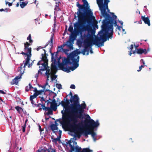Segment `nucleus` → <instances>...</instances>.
<instances>
[{
	"label": "nucleus",
	"instance_id": "nucleus-1",
	"mask_svg": "<svg viewBox=\"0 0 152 152\" xmlns=\"http://www.w3.org/2000/svg\"><path fill=\"white\" fill-rule=\"evenodd\" d=\"M75 32L80 33V37L83 42L85 43L86 47L92 46L94 45L98 47L104 45V42L107 40V39H111L113 37V27L112 25L109 26L107 20H104L102 26V30L98 33V37L94 39L95 31L92 29L89 25H86L80 28L81 25L80 23L74 24Z\"/></svg>",
	"mask_w": 152,
	"mask_h": 152
},
{
	"label": "nucleus",
	"instance_id": "nucleus-2",
	"mask_svg": "<svg viewBox=\"0 0 152 152\" xmlns=\"http://www.w3.org/2000/svg\"><path fill=\"white\" fill-rule=\"evenodd\" d=\"M63 47L58 46L57 48V51L51 54V69L53 73H56L57 71V66L61 69L67 72H70V70L72 71L75 69L79 66L78 62L79 56L78 55L80 53L78 50L73 51L67 56V58H64L62 63L60 61V57H58V52L63 50Z\"/></svg>",
	"mask_w": 152,
	"mask_h": 152
},
{
	"label": "nucleus",
	"instance_id": "nucleus-3",
	"mask_svg": "<svg viewBox=\"0 0 152 152\" xmlns=\"http://www.w3.org/2000/svg\"><path fill=\"white\" fill-rule=\"evenodd\" d=\"M64 98V100L65 101H62L61 104L63 107L64 110L61 111L62 114V120H59L61 125L64 126L66 125V122H68L69 120L72 119V115L73 112H75V109L74 104L69 105V102L67 98Z\"/></svg>",
	"mask_w": 152,
	"mask_h": 152
},
{
	"label": "nucleus",
	"instance_id": "nucleus-4",
	"mask_svg": "<svg viewBox=\"0 0 152 152\" xmlns=\"http://www.w3.org/2000/svg\"><path fill=\"white\" fill-rule=\"evenodd\" d=\"M78 119L74 116L72 119L66 122V125H62L63 127H67L69 130L71 132L74 133L75 137L80 138L82 133H84V130L81 129L80 126V123H77Z\"/></svg>",
	"mask_w": 152,
	"mask_h": 152
},
{
	"label": "nucleus",
	"instance_id": "nucleus-5",
	"mask_svg": "<svg viewBox=\"0 0 152 152\" xmlns=\"http://www.w3.org/2000/svg\"><path fill=\"white\" fill-rule=\"evenodd\" d=\"M103 0H96L97 3L100 10L102 15L104 17L109 20V21L112 23H114L115 26L116 25L115 19L117 18L116 16L114 15V13H111L112 16L111 17L106 12V10H109L108 9V4L110 1L109 0H104V3L103 4Z\"/></svg>",
	"mask_w": 152,
	"mask_h": 152
},
{
	"label": "nucleus",
	"instance_id": "nucleus-6",
	"mask_svg": "<svg viewBox=\"0 0 152 152\" xmlns=\"http://www.w3.org/2000/svg\"><path fill=\"white\" fill-rule=\"evenodd\" d=\"M29 45H31L29 43L27 42H26L24 44V51L26 53H24L22 52L21 53L23 55H26L27 56V58H26V61H23V63L21 64L20 66L19 67V70H21L20 69H22V68H25L26 66L28 64V67H30L32 65V63L33 62V61H32L31 64H29V62L30 60V58L31 56V48L30 47L28 48Z\"/></svg>",
	"mask_w": 152,
	"mask_h": 152
},
{
	"label": "nucleus",
	"instance_id": "nucleus-7",
	"mask_svg": "<svg viewBox=\"0 0 152 152\" xmlns=\"http://www.w3.org/2000/svg\"><path fill=\"white\" fill-rule=\"evenodd\" d=\"M86 105L85 103H82L76 106V108L75 112H73L72 115V118L73 116H75L77 119L78 118H80L82 114L83 113L84 109H86Z\"/></svg>",
	"mask_w": 152,
	"mask_h": 152
},
{
	"label": "nucleus",
	"instance_id": "nucleus-8",
	"mask_svg": "<svg viewBox=\"0 0 152 152\" xmlns=\"http://www.w3.org/2000/svg\"><path fill=\"white\" fill-rule=\"evenodd\" d=\"M87 118L89 119L88 122V127L91 129L93 130L95 128L98 127L99 125L98 120L96 122L92 119H91L90 117L88 115H86Z\"/></svg>",
	"mask_w": 152,
	"mask_h": 152
},
{
	"label": "nucleus",
	"instance_id": "nucleus-9",
	"mask_svg": "<svg viewBox=\"0 0 152 152\" xmlns=\"http://www.w3.org/2000/svg\"><path fill=\"white\" fill-rule=\"evenodd\" d=\"M86 15L89 17V18H87L86 20V22L88 23V24L86 25H89L92 27L91 25L93 22H95L94 21L95 20V17L93 16V13L92 12L91 10L89 9V10H88V11L86 12Z\"/></svg>",
	"mask_w": 152,
	"mask_h": 152
},
{
	"label": "nucleus",
	"instance_id": "nucleus-10",
	"mask_svg": "<svg viewBox=\"0 0 152 152\" xmlns=\"http://www.w3.org/2000/svg\"><path fill=\"white\" fill-rule=\"evenodd\" d=\"M42 51L44 52V54L43 53L42 54V60L39 61L37 64V65H48V60L47 59V57L45 56L46 51L44 49H42Z\"/></svg>",
	"mask_w": 152,
	"mask_h": 152
},
{
	"label": "nucleus",
	"instance_id": "nucleus-11",
	"mask_svg": "<svg viewBox=\"0 0 152 152\" xmlns=\"http://www.w3.org/2000/svg\"><path fill=\"white\" fill-rule=\"evenodd\" d=\"M19 67L18 68V70L19 71H20V73L18 76L16 77L14 79H13L12 82H11V84L12 85L14 84H17L18 83L19 81V80L21 78V76L24 72V68H22V69H21V70H19Z\"/></svg>",
	"mask_w": 152,
	"mask_h": 152
},
{
	"label": "nucleus",
	"instance_id": "nucleus-12",
	"mask_svg": "<svg viewBox=\"0 0 152 152\" xmlns=\"http://www.w3.org/2000/svg\"><path fill=\"white\" fill-rule=\"evenodd\" d=\"M71 103H73L72 104H74L75 110L76 108V106L79 105V98L77 95H74L69 100Z\"/></svg>",
	"mask_w": 152,
	"mask_h": 152
},
{
	"label": "nucleus",
	"instance_id": "nucleus-13",
	"mask_svg": "<svg viewBox=\"0 0 152 152\" xmlns=\"http://www.w3.org/2000/svg\"><path fill=\"white\" fill-rule=\"evenodd\" d=\"M84 134L86 137L87 136L88 134H91L94 141H95L96 140V134L93 131H91L90 129H86L84 130Z\"/></svg>",
	"mask_w": 152,
	"mask_h": 152
},
{
	"label": "nucleus",
	"instance_id": "nucleus-14",
	"mask_svg": "<svg viewBox=\"0 0 152 152\" xmlns=\"http://www.w3.org/2000/svg\"><path fill=\"white\" fill-rule=\"evenodd\" d=\"M83 45L84 46V49L82 51V53L83 55H84L86 54V55H88L89 53V51L90 50V52L91 53H93V51H92V47H90V46H88L87 47H86L85 43L83 42Z\"/></svg>",
	"mask_w": 152,
	"mask_h": 152
},
{
	"label": "nucleus",
	"instance_id": "nucleus-15",
	"mask_svg": "<svg viewBox=\"0 0 152 152\" xmlns=\"http://www.w3.org/2000/svg\"><path fill=\"white\" fill-rule=\"evenodd\" d=\"M116 18H117V17ZM104 20H107V21L108 22V25L109 26H110L111 25H112V26H113V24H114V26H117V28L119 31H120L121 30V28H122V27L123 26V22L122 21H118L121 24V26H120L118 25H117V24H116V25L115 26V25L114 23H111V22L109 21V20H108V18H106ZM115 20L116 21V24H117V18H116V19H115Z\"/></svg>",
	"mask_w": 152,
	"mask_h": 152
},
{
	"label": "nucleus",
	"instance_id": "nucleus-16",
	"mask_svg": "<svg viewBox=\"0 0 152 152\" xmlns=\"http://www.w3.org/2000/svg\"><path fill=\"white\" fill-rule=\"evenodd\" d=\"M53 34L51 36V37L50 40L47 43L46 45H45V46L44 47H41V46L39 47L38 48H37V51H38L39 49H42L44 48H45L48 45H49L50 46L52 47L53 46Z\"/></svg>",
	"mask_w": 152,
	"mask_h": 152
},
{
	"label": "nucleus",
	"instance_id": "nucleus-17",
	"mask_svg": "<svg viewBox=\"0 0 152 152\" xmlns=\"http://www.w3.org/2000/svg\"><path fill=\"white\" fill-rule=\"evenodd\" d=\"M77 17L79 20H82L85 19L86 13L82 12L81 11L79 10L77 12Z\"/></svg>",
	"mask_w": 152,
	"mask_h": 152
},
{
	"label": "nucleus",
	"instance_id": "nucleus-18",
	"mask_svg": "<svg viewBox=\"0 0 152 152\" xmlns=\"http://www.w3.org/2000/svg\"><path fill=\"white\" fill-rule=\"evenodd\" d=\"M67 144H69V147H70V151L71 152L74 151L75 150L74 145L77 144V142L75 141H73L72 140H69L68 141Z\"/></svg>",
	"mask_w": 152,
	"mask_h": 152
},
{
	"label": "nucleus",
	"instance_id": "nucleus-19",
	"mask_svg": "<svg viewBox=\"0 0 152 152\" xmlns=\"http://www.w3.org/2000/svg\"><path fill=\"white\" fill-rule=\"evenodd\" d=\"M77 5L79 9V10L80 11L84 10H85L86 12L88 10H89L88 9V6H86L84 4L83 5L80 4L78 2L77 3Z\"/></svg>",
	"mask_w": 152,
	"mask_h": 152
},
{
	"label": "nucleus",
	"instance_id": "nucleus-20",
	"mask_svg": "<svg viewBox=\"0 0 152 152\" xmlns=\"http://www.w3.org/2000/svg\"><path fill=\"white\" fill-rule=\"evenodd\" d=\"M50 108L53 110L56 111L57 109V103L56 102L55 99L52 102H50Z\"/></svg>",
	"mask_w": 152,
	"mask_h": 152
},
{
	"label": "nucleus",
	"instance_id": "nucleus-21",
	"mask_svg": "<svg viewBox=\"0 0 152 152\" xmlns=\"http://www.w3.org/2000/svg\"><path fill=\"white\" fill-rule=\"evenodd\" d=\"M137 53L139 54H142L144 53L146 54L148 53V51L146 49H137Z\"/></svg>",
	"mask_w": 152,
	"mask_h": 152
},
{
	"label": "nucleus",
	"instance_id": "nucleus-22",
	"mask_svg": "<svg viewBox=\"0 0 152 152\" xmlns=\"http://www.w3.org/2000/svg\"><path fill=\"white\" fill-rule=\"evenodd\" d=\"M45 70H46V72L45 73V75L47 77V80H49V78L50 75L51 74V72L50 71V69L49 68H47Z\"/></svg>",
	"mask_w": 152,
	"mask_h": 152
},
{
	"label": "nucleus",
	"instance_id": "nucleus-23",
	"mask_svg": "<svg viewBox=\"0 0 152 152\" xmlns=\"http://www.w3.org/2000/svg\"><path fill=\"white\" fill-rule=\"evenodd\" d=\"M142 19L145 24H147L149 26H150V20L148 18H145V17L142 16Z\"/></svg>",
	"mask_w": 152,
	"mask_h": 152
},
{
	"label": "nucleus",
	"instance_id": "nucleus-24",
	"mask_svg": "<svg viewBox=\"0 0 152 152\" xmlns=\"http://www.w3.org/2000/svg\"><path fill=\"white\" fill-rule=\"evenodd\" d=\"M74 27H75L74 26ZM74 30H75V33H72L71 35L70 36V38L71 39H72L73 40H74L76 39V37H77V34L79 33L80 34V32L77 34L75 32V28H74Z\"/></svg>",
	"mask_w": 152,
	"mask_h": 152
},
{
	"label": "nucleus",
	"instance_id": "nucleus-25",
	"mask_svg": "<svg viewBox=\"0 0 152 152\" xmlns=\"http://www.w3.org/2000/svg\"><path fill=\"white\" fill-rule=\"evenodd\" d=\"M40 94V93L36 92L33 95L30 96V100H33V99L35 98L37 96Z\"/></svg>",
	"mask_w": 152,
	"mask_h": 152
},
{
	"label": "nucleus",
	"instance_id": "nucleus-26",
	"mask_svg": "<svg viewBox=\"0 0 152 152\" xmlns=\"http://www.w3.org/2000/svg\"><path fill=\"white\" fill-rule=\"evenodd\" d=\"M15 108L18 111L19 113L20 114L22 113L23 111V110L21 107L18 106H17Z\"/></svg>",
	"mask_w": 152,
	"mask_h": 152
},
{
	"label": "nucleus",
	"instance_id": "nucleus-27",
	"mask_svg": "<svg viewBox=\"0 0 152 152\" xmlns=\"http://www.w3.org/2000/svg\"><path fill=\"white\" fill-rule=\"evenodd\" d=\"M47 66L48 65H41L39 66V67L40 68H41L39 70L42 71H44L45 70V69L47 68Z\"/></svg>",
	"mask_w": 152,
	"mask_h": 152
},
{
	"label": "nucleus",
	"instance_id": "nucleus-28",
	"mask_svg": "<svg viewBox=\"0 0 152 152\" xmlns=\"http://www.w3.org/2000/svg\"><path fill=\"white\" fill-rule=\"evenodd\" d=\"M66 45L68 46V47L69 48V49L70 50L73 49L72 45L70 42H67Z\"/></svg>",
	"mask_w": 152,
	"mask_h": 152
},
{
	"label": "nucleus",
	"instance_id": "nucleus-29",
	"mask_svg": "<svg viewBox=\"0 0 152 152\" xmlns=\"http://www.w3.org/2000/svg\"><path fill=\"white\" fill-rule=\"evenodd\" d=\"M50 127L52 131L57 130L58 129L57 126L54 124H52Z\"/></svg>",
	"mask_w": 152,
	"mask_h": 152
},
{
	"label": "nucleus",
	"instance_id": "nucleus-30",
	"mask_svg": "<svg viewBox=\"0 0 152 152\" xmlns=\"http://www.w3.org/2000/svg\"><path fill=\"white\" fill-rule=\"evenodd\" d=\"M93 151L90 150L88 148H83L81 151V152H92Z\"/></svg>",
	"mask_w": 152,
	"mask_h": 152
},
{
	"label": "nucleus",
	"instance_id": "nucleus-31",
	"mask_svg": "<svg viewBox=\"0 0 152 152\" xmlns=\"http://www.w3.org/2000/svg\"><path fill=\"white\" fill-rule=\"evenodd\" d=\"M32 88H33V87H32L31 85L30 84V83H29L28 86H27L26 87L25 90L26 91H28Z\"/></svg>",
	"mask_w": 152,
	"mask_h": 152
},
{
	"label": "nucleus",
	"instance_id": "nucleus-32",
	"mask_svg": "<svg viewBox=\"0 0 152 152\" xmlns=\"http://www.w3.org/2000/svg\"><path fill=\"white\" fill-rule=\"evenodd\" d=\"M75 151L76 152H81V148L80 147H79L78 146H76L75 148Z\"/></svg>",
	"mask_w": 152,
	"mask_h": 152
},
{
	"label": "nucleus",
	"instance_id": "nucleus-33",
	"mask_svg": "<svg viewBox=\"0 0 152 152\" xmlns=\"http://www.w3.org/2000/svg\"><path fill=\"white\" fill-rule=\"evenodd\" d=\"M93 28H94V30L95 31L94 29H98V26L97 25L96 23V22H93V23L91 24Z\"/></svg>",
	"mask_w": 152,
	"mask_h": 152
},
{
	"label": "nucleus",
	"instance_id": "nucleus-34",
	"mask_svg": "<svg viewBox=\"0 0 152 152\" xmlns=\"http://www.w3.org/2000/svg\"><path fill=\"white\" fill-rule=\"evenodd\" d=\"M27 3L26 2H22V3L20 4V6L21 8H23L26 5Z\"/></svg>",
	"mask_w": 152,
	"mask_h": 152
},
{
	"label": "nucleus",
	"instance_id": "nucleus-35",
	"mask_svg": "<svg viewBox=\"0 0 152 152\" xmlns=\"http://www.w3.org/2000/svg\"><path fill=\"white\" fill-rule=\"evenodd\" d=\"M42 109L44 110H45L46 111H48L50 109V107H45V105L44 104H42Z\"/></svg>",
	"mask_w": 152,
	"mask_h": 152
},
{
	"label": "nucleus",
	"instance_id": "nucleus-36",
	"mask_svg": "<svg viewBox=\"0 0 152 152\" xmlns=\"http://www.w3.org/2000/svg\"><path fill=\"white\" fill-rule=\"evenodd\" d=\"M27 39L29 40V42L30 43H32L33 41L31 39V34H29L28 37L27 38Z\"/></svg>",
	"mask_w": 152,
	"mask_h": 152
},
{
	"label": "nucleus",
	"instance_id": "nucleus-37",
	"mask_svg": "<svg viewBox=\"0 0 152 152\" xmlns=\"http://www.w3.org/2000/svg\"><path fill=\"white\" fill-rule=\"evenodd\" d=\"M56 87L58 89H61L62 88L61 85L60 84H57L56 85Z\"/></svg>",
	"mask_w": 152,
	"mask_h": 152
},
{
	"label": "nucleus",
	"instance_id": "nucleus-38",
	"mask_svg": "<svg viewBox=\"0 0 152 152\" xmlns=\"http://www.w3.org/2000/svg\"><path fill=\"white\" fill-rule=\"evenodd\" d=\"M69 31L70 32H72L73 30V27L72 26L70 25L68 29Z\"/></svg>",
	"mask_w": 152,
	"mask_h": 152
},
{
	"label": "nucleus",
	"instance_id": "nucleus-39",
	"mask_svg": "<svg viewBox=\"0 0 152 152\" xmlns=\"http://www.w3.org/2000/svg\"><path fill=\"white\" fill-rule=\"evenodd\" d=\"M82 1L84 5H86V6H88V3L86 0H82Z\"/></svg>",
	"mask_w": 152,
	"mask_h": 152
},
{
	"label": "nucleus",
	"instance_id": "nucleus-40",
	"mask_svg": "<svg viewBox=\"0 0 152 152\" xmlns=\"http://www.w3.org/2000/svg\"><path fill=\"white\" fill-rule=\"evenodd\" d=\"M52 110L51 109V108L50 109L48 110V112L47 113V114L48 115H51L52 114Z\"/></svg>",
	"mask_w": 152,
	"mask_h": 152
},
{
	"label": "nucleus",
	"instance_id": "nucleus-41",
	"mask_svg": "<svg viewBox=\"0 0 152 152\" xmlns=\"http://www.w3.org/2000/svg\"><path fill=\"white\" fill-rule=\"evenodd\" d=\"M69 49H63L64 52L66 54H68V52L69 51Z\"/></svg>",
	"mask_w": 152,
	"mask_h": 152
},
{
	"label": "nucleus",
	"instance_id": "nucleus-42",
	"mask_svg": "<svg viewBox=\"0 0 152 152\" xmlns=\"http://www.w3.org/2000/svg\"><path fill=\"white\" fill-rule=\"evenodd\" d=\"M48 80H47V81H48ZM48 85V82L47 81L46 83H45V84L44 85H43L42 86V87L44 89H45V88L46 87V86H47V85Z\"/></svg>",
	"mask_w": 152,
	"mask_h": 152
},
{
	"label": "nucleus",
	"instance_id": "nucleus-43",
	"mask_svg": "<svg viewBox=\"0 0 152 152\" xmlns=\"http://www.w3.org/2000/svg\"><path fill=\"white\" fill-rule=\"evenodd\" d=\"M26 126V125L25 124H24L22 126V131L23 132H24L25 131Z\"/></svg>",
	"mask_w": 152,
	"mask_h": 152
},
{
	"label": "nucleus",
	"instance_id": "nucleus-44",
	"mask_svg": "<svg viewBox=\"0 0 152 152\" xmlns=\"http://www.w3.org/2000/svg\"><path fill=\"white\" fill-rule=\"evenodd\" d=\"M60 140V138H58V137L56 138H54L53 139L54 141L55 142H56L58 141H59Z\"/></svg>",
	"mask_w": 152,
	"mask_h": 152
},
{
	"label": "nucleus",
	"instance_id": "nucleus-45",
	"mask_svg": "<svg viewBox=\"0 0 152 152\" xmlns=\"http://www.w3.org/2000/svg\"><path fill=\"white\" fill-rule=\"evenodd\" d=\"M75 87L74 85L72 84L70 86V88L72 89H75Z\"/></svg>",
	"mask_w": 152,
	"mask_h": 152
},
{
	"label": "nucleus",
	"instance_id": "nucleus-46",
	"mask_svg": "<svg viewBox=\"0 0 152 152\" xmlns=\"http://www.w3.org/2000/svg\"><path fill=\"white\" fill-rule=\"evenodd\" d=\"M56 3L57 4V5H56V7H55V10H57V9H59V7L57 5V2H56Z\"/></svg>",
	"mask_w": 152,
	"mask_h": 152
},
{
	"label": "nucleus",
	"instance_id": "nucleus-47",
	"mask_svg": "<svg viewBox=\"0 0 152 152\" xmlns=\"http://www.w3.org/2000/svg\"><path fill=\"white\" fill-rule=\"evenodd\" d=\"M144 66V65H141L139 67V69L137 70V71L138 72L140 71L141 70L142 68V67H143Z\"/></svg>",
	"mask_w": 152,
	"mask_h": 152
},
{
	"label": "nucleus",
	"instance_id": "nucleus-48",
	"mask_svg": "<svg viewBox=\"0 0 152 152\" xmlns=\"http://www.w3.org/2000/svg\"><path fill=\"white\" fill-rule=\"evenodd\" d=\"M34 91L35 92V93L38 92L40 93V92L39 91H38L37 89L36 88H34Z\"/></svg>",
	"mask_w": 152,
	"mask_h": 152
},
{
	"label": "nucleus",
	"instance_id": "nucleus-49",
	"mask_svg": "<svg viewBox=\"0 0 152 152\" xmlns=\"http://www.w3.org/2000/svg\"><path fill=\"white\" fill-rule=\"evenodd\" d=\"M39 70L38 71V73L36 74V75H35V77L36 78V79H37V78H38V74L39 73Z\"/></svg>",
	"mask_w": 152,
	"mask_h": 152
},
{
	"label": "nucleus",
	"instance_id": "nucleus-50",
	"mask_svg": "<svg viewBox=\"0 0 152 152\" xmlns=\"http://www.w3.org/2000/svg\"><path fill=\"white\" fill-rule=\"evenodd\" d=\"M38 127H39V130L40 132H42V131H43V130H42L41 128V126L40 125H39Z\"/></svg>",
	"mask_w": 152,
	"mask_h": 152
},
{
	"label": "nucleus",
	"instance_id": "nucleus-51",
	"mask_svg": "<svg viewBox=\"0 0 152 152\" xmlns=\"http://www.w3.org/2000/svg\"><path fill=\"white\" fill-rule=\"evenodd\" d=\"M133 45H131L130 46V49L131 50H132V49H133Z\"/></svg>",
	"mask_w": 152,
	"mask_h": 152
},
{
	"label": "nucleus",
	"instance_id": "nucleus-52",
	"mask_svg": "<svg viewBox=\"0 0 152 152\" xmlns=\"http://www.w3.org/2000/svg\"><path fill=\"white\" fill-rule=\"evenodd\" d=\"M122 29V32L123 34H126V32L125 31V30L124 29H123V28H121V29Z\"/></svg>",
	"mask_w": 152,
	"mask_h": 152
},
{
	"label": "nucleus",
	"instance_id": "nucleus-53",
	"mask_svg": "<svg viewBox=\"0 0 152 152\" xmlns=\"http://www.w3.org/2000/svg\"><path fill=\"white\" fill-rule=\"evenodd\" d=\"M30 100V101H31V103L32 104H34V105H35V104H34V101L33 100Z\"/></svg>",
	"mask_w": 152,
	"mask_h": 152
},
{
	"label": "nucleus",
	"instance_id": "nucleus-54",
	"mask_svg": "<svg viewBox=\"0 0 152 152\" xmlns=\"http://www.w3.org/2000/svg\"><path fill=\"white\" fill-rule=\"evenodd\" d=\"M142 63H143V64H145V62H144V61L142 59H141L140 60V62H142Z\"/></svg>",
	"mask_w": 152,
	"mask_h": 152
},
{
	"label": "nucleus",
	"instance_id": "nucleus-55",
	"mask_svg": "<svg viewBox=\"0 0 152 152\" xmlns=\"http://www.w3.org/2000/svg\"><path fill=\"white\" fill-rule=\"evenodd\" d=\"M0 93L2 94H5L4 92L2 90H0Z\"/></svg>",
	"mask_w": 152,
	"mask_h": 152
},
{
	"label": "nucleus",
	"instance_id": "nucleus-56",
	"mask_svg": "<svg viewBox=\"0 0 152 152\" xmlns=\"http://www.w3.org/2000/svg\"><path fill=\"white\" fill-rule=\"evenodd\" d=\"M51 79H52V80H55L56 78V77H55V76H54V77H51Z\"/></svg>",
	"mask_w": 152,
	"mask_h": 152
},
{
	"label": "nucleus",
	"instance_id": "nucleus-57",
	"mask_svg": "<svg viewBox=\"0 0 152 152\" xmlns=\"http://www.w3.org/2000/svg\"><path fill=\"white\" fill-rule=\"evenodd\" d=\"M69 95H71V96H72V93L70 92V93H69Z\"/></svg>",
	"mask_w": 152,
	"mask_h": 152
},
{
	"label": "nucleus",
	"instance_id": "nucleus-58",
	"mask_svg": "<svg viewBox=\"0 0 152 152\" xmlns=\"http://www.w3.org/2000/svg\"><path fill=\"white\" fill-rule=\"evenodd\" d=\"M28 121V120L27 119H26L25 121V123H24V124H25L26 125V123H27V121Z\"/></svg>",
	"mask_w": 152,
	"mask_h": 152
},
{
	"label": "nucleus",
	"instance_id": "nucleus-59",
	"mask_svg": "<svg viewBox=\"0 0 152 152\" xmlns=\"http://www.w3.org/2000/svg\"><path fill=\"white\" fill-rule=\"evenodd\" d=\"M41 100L42 101H45V100H44V99L42 97V98H41Z\"/></svg>",
	"mask_w": 152,
	"mask_h": 152
},
{
	"label": "nucleus",
	"instance_id": "nucleus-60",
	"mask_svg": "<svg viewBox=\"0 0 152 152\" xmlns=\"http://www.w3.org/2000/svg\"><path fill=\"white\" fill-rule=\"evenodd\" d=\"M4 10L3 9H0V11L2 12Z\"/></svg>",
	"mask_w": 152,
	"mask_h": 152
},
{
	"label": "nucleus",
	"instance_id": "nucleus-61",
	"mask_svg": "<svg viewBox=\"0 0 152 152\" xmlns=\"http://www.w3.org/2000/svg\"><path fill=\"white\" fill-rule=\"evenodd\" d=\"M35 22L36 23H37L36 22V20H37V21H38V19H35Z\"/></svg>",
	"mask_w": 152,
	"mask_h": 152
},
{
	"label": "nucleus",
	"instance_id": "nucleus-62",
	"mask_svg": "<svg viewBox=\"0 0 152 152\" xmlns=\"http://www.w3.org/2000/svg\"><path fill=\"white\" fill-rule=\"evenodd\" d=\"M12 4L11 3H9V6L12 5Z\"/></svg>",
	"mask_w": 152,
	"mask_h": 152
},
{
	"label": "nucleus",
	"instance_id": "nucleus-63",
	"mask_svg": "<svg viewBox=\"0 0 152 152\" xmlns=\"http://www.w3.org/2000/svg\"><path fill=\"white\" fill-rule=\"evenodd\" d=\"M0 100L1 101H3V100H2V99L0 97Z\"/></svg>",
	"mask_w": 152,
	"mask_h": 152
},
{
	"label": "nucleus",
	"instance_id": "nucleus-64",
	"mask_svg": "<svg viewBox=\"0 0 152 152\" xmlns=\"http://www.w3.org/2000/svg\"><path fill=\"white\" fill-rule=\"evenodd\" d=\"M132 53H131V52H130V53H129V55L130 56H131V55H132Z\"/></svg>",
	"mask_w": 152,
	"mask_h": 152
}]
</instances>
